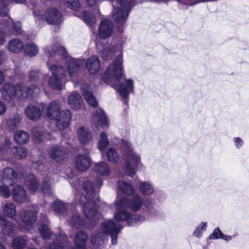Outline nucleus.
Masks as SVG:
<instances>
[{"mask_svg": "<svg viewBox=\"0 0 249 249\" xmlns=\"http://www.w3.org/2000/svg\"><path fill=\"white\" fill-rule=\"evenodd\" d=\"M44 51L48 57V69L52 74L48 81L49 87L61 90L69 78L74 82L82 61L68 55L65 48L57 44L47 46Z\"/></svg>", "mask_w": 249, "mask_h": 249, "instance_id": "1", "label": "nucleus"}, {"mask_svg": "<svg viewBox=\"0 0 249 249\" xmlns=\"http://www.w3.org/2000/svg\"><path fill=\"white\" fill-rule=\"evenodd\" d=\"M114 55L116 56V58L105 71L103 79L105 83L110 85L120 94L126 104L130 93L134 90V81L127 78L124 79L122 82L119 81L123 70V47L121 44L105 48L102 52V57L105 60L110 59Z\"/></svg>", "mask_w": 249, "mask_h": 249, "instance_id": "2", "label": "nucleus"}, {"mask_svg": "<svg viewBox=\"0 0 249 249\" xmlns=\"http://www.w3.org/2000/svg\"><path fill=\"white\" fill-rule=\"evenodd\" d=\"M142 199L136 195L131 199L123 197L116 199L114 202L116 212L114 213L113 218L117 221H125L130 226H135L145 221V217L136 212L140 211L142 208Z\"/></svg>", "mask_w": 249, "mask_h": 249, "instance_id": "3", "label": "nucleus"}, {"mask_svg": "<svg viewBox=\"0 0 249 249\" xmlns=\"http://www.w3.org/2000/svg\"><path fill=\"white\" fill-rule=\"evenodd\" d=\"M112 142L118 146L124 159V170L127 176L133 177L136 172V168L143 165L141 155L134 151L132 144L127 140L114 137Z\"/></svg>", "mask_w": 249, "mask_h": 249, "instance_id": "4", "label": "nucleus"}, {"mask_svg": "<svg viewBox=\"0 0 249 249\" xmlns=\"http://www.w3.org/2000/svg\"><path fill=\"white\" fill-rule=\"evenodd\" d=\"M2 98L7 102H12L17 97L19 100L24 98L32 100L38 97L40 89L36 85L26 87L19 83L13 85L5 83L1 90Z\"/></svg>", "mask_w": 249, "mask_h": 249, "instance_id": "5", "label": "nucleus"}, {"mask_svg": "<svg viewBox=\"0 0 249 249\" xmlns=\"http://www.w3.org/2000/svg\"><path fill=\"white\" fill-rule=\"evenodd\" d=\"M123 227L119 223H115L112 219H107L102 223L100 226L101 231L93 235L91 242L95 248H102L106 242V236L109 235L113 245L118 242V236Z\"/></svg>", "mask_w": 249, "mask_h": 249, "instance_id": "6", "label": "nucleus"}, {"mask_svg": "<svg viewBox=\"0 0 249 249\" xmlns=\"http://www.w3.org/2000/svg\"><path fill=\"white\" fill-rule=\"evenodd\" d=\"M82 195L87 201L83 206V211L87 219L91 220V223H95V215L97 214V206L93 199L95 196L94 186L93 183L87 181L83 183Z\"/></svg>", "mask_w": 249, "mask_h": 249, "instance_id": "7", "label": "nucleus"}, {"mask_svg": "<svg viewBox=\"0 0 249 249\" xmlns=\"http://www.w3.org/2000/svg\"><path fill=\"white\" fill-rule=\"evenodd\" d=\"M139 2L137 0H116L113 1L112 18L118 24L123 25L126 21L130 10Z\"/></svg>", "mask_w": 249, "mask_h": 249, "instance_id": "8", "label": "nucleus"}, {"mask_svg": "<svg viewBox=\"0 0 249 249\" xmlns=\"http://www.w3.org/2000/svg\"><path fill=\"white\" fill-rule=\"evenodd\" d=\"M33 15L35 22L38 25H41L44 21L48 24L58 25L63 21L60 11L55 8H49L44 13L40 10L35 9Z\"/></svg>", "mask_w": 249, "mask_h": 249, "instance_id": "9", "label": "nucleus"}, {"mask_svg": "<svg viewBox=\"0 0 249 249\" xmlns=\"http://www.w3.org/2000/svg\"><path fill=\"white\" fill-rule=\"evenodd\" d=\"M0 45L5 41V37L12 35H21L23 30L19 22H13L12 19L6 17L0 21Z\"/></svg>", "mask_w": 249, "mask_h": 249, "instance_id": "10", "label": "nucleus"}, {"mask_svg": "<svg viewBox=\"0 0 249 249\" xmlns=\"http://www.w3.org/2000/svg\"><path fill=\"white\" fill-rule=\"evenodd\" d=\"M1 152L5 155L17 159L25 158L28 153L27 149L23 147L12 146V142L8 138L5 139L4 143L0 145Z\"/></svg>", "mask_w": 249, "mask_h": 249, "instance_id": "11", "label": "nucleus"}, {"mask_svg": "<svg viewBox=\"0 0 249 249\" xmlns=\"http://www.w3.org/2000/svg\"><path fill=\"white\" fill-rule=\"evenodd\" d=\"M86 1L89 7H92L95 10L94 13L90 12H83L76 16L82 19L88 25L91 27L96 22L95 14L100 15L98 7L101 0H86Z\"/></svg>", "mask_w": 249, "mask_h": 249, "instance_id": "12", "label": "nucleus"}, {"mask_svg": "<svg viewBox=\"0 0 249 249\" xmlns=\"http://www.w3.org/2000/svg\"><path fill=\"white\" fill-rule=\"evenodd\" d=\"M45 105L43 103H36L31 104L25 109L27 117L32 121H37L41 117L42 112L45 110Z\"/></svg>", "mask_w": 249, "mask_h": 249, "instance_id": "13", "label": "nucleus"}, {"mask_svg": "<svg viewBox=\"0 0 249 249\" xmlns=\"http://www.w3.org/2000/svg\"><path fill=\"white\" fill-rule=\"evenodd\" d=\"M65 219L71 227L75 229H79L81 227L89 228L82 217L73 208L68 213L67 218Z\"/></svg>", "mask_w": 249, "mask_h": 249, "instance_id": "14", "label": "nucleus"}, {"mask_svg": "<svg viewBox=\"0 0 249 249\" xmlns=\"http://www.w3.org/2000/svg\"><path fill=\"white\" fill-rule=\"evenodd\" d=\"M71 119V113L69 109L60 111L54 120H56V125L60 131L64 130L68 127Z\"/></svg>", "mask_w": 249, "mask_h": 249, "instance_id": "15", "label": "nucleus"}, {"mask_svg": "<svg viewBox=\"0 0 249 249\" xmlns=\"http://www.w3.org/2000/svg\"><path fill=\"white\" fill-rule=\"evenodd\" d=\"M51 207L53 211L56 215L64 218H67L68 213L72 208V205L65 203L60 200H55Z\"/></svg>", "mask_w": 249, "mask_h": 249, "instance_id": "16", "label": "nucleus"}, {"mask_svg": "<svg viewBox=\"0 0 249 249\" xmlns=\"http://www.w3.org/2000/svg\"><path fill=\"white\" fill-rule=\"evenodd\" d=\"M20 220L24 225L22 230H29L32 228L37 219V213L30 211H24L20 214Z\"/></svg>", "mask_w": 249, "mask_h": 249, "instance_id": "17", "label": "nucleus"}, {"mask_svg": "<svg viewBox=\"0 0 249 249\" xmlns=\"http://www.w3.org/2000/svg\"><path fill=\"white\" fill-rule=\"evenodd\" d=\"M113 29V23L108 19H104L100 23L97 36L101 38L109 37L112 32Z\"/></svg>", "mask_w": 249, "mask_h": 249, "instance_id": "18", "label": "nucleus"}, {"mask_svg": "<svg viewBox=\"0 0 249 249\" xmlns=\"http://www.w3.org/2000/svg\"><path fill=\"white\" fill-rule=\"evenodd\" d=\"M49 156L57 162H61L67 157L65 149L60 146H52L48 150Z\"/></svg>", "mask_w": 249, "mask_h": 249, "instance_id": "19", "label": "nucleus"}, {"mask_svg": "<svg viewBox=\"0 0 249 249\" xmlns=\"http://www.w3.org/2000/svg\"><path fill=\"white\" fill-rule=\"evenodd\" d=\"M77 135L80 143L82 144H89L92 141V134L87 127H80L77 130Z\"/></svg>", "mask_w": 249, "mask_h": 249, "instance_id": "20", "label": "nucleus"}, {"mask_svg": "<svg viewBox=\"0 0 249 249\" xmlns=\"http://www.w3.org/2000/svg\"><path fill=\"white\" fill-rule=\"evenodd\" d=\"M90 162L91 159L88 154H78L75 159V166L79 171H84L88 169Z\"/></svg>", "mask_w": 249, "mask_h": 249, "instance_id": "21", "label": "nucleus"}, {"mask_svg": "<svg viewBox=\"0 0 249 249\" xmlns=\"http://www.w3.org/2000/svg\"><path fill=\"white\" fill-rule=\"evenodd\" d=\"M17 174L12 168H5L2 171L1 181L11 186L17 182Z\"/></svg>", "mask_w": 249, "mask_h": 249, "instance_id": "22", "label": "nucleus"}, {"mask_svg": "<svg viewBox=\"0 0 249 249\" xmlns=\"http://www.w3.org/2000/svg\"><path fill=\"white\" fill-rule=\"evenodd\" d=\"M86 68L91 74L96 73L100 69V62L98 56L92 55L86 61Z\"/></svg>", "mask_w": 249, "mask_h": 249, "instance_id": "23", "label": "nucleus"}, {"mask_svg": "<svg viewBox=\"0 0 249 249\" xmlns=\"http://www.w3.org/2000/svg\"><path fill=\"white\" fill-rule=\"evenodd\" d=\"M92 122L96 127L107 125V117L102 109H97L95 113H93Z\"/></svg>", "mask_w": 249, "mask_h": 249, "instance_id": "24", "label": "nucleus"}, {"mask_svg": "<svg viewBox=\"0 0 249 249\" xmlns=\"http://www.w3.org/2000/svg\"><path fill=\"white\" fill-rule=\"evenodd\" d=\"M88 239L87 233L83 231H79L75 234L74 238L75 247L71 249H86V245Z\"/></svg>", "mask_w": 249, "mask_h": 249, "instance_id": "25", "label": "nucleus"}, {"mask_svg": "<svg viewBox=\"0 0 249 249\" xmlns=\"http://www.w3.org/2000/svg\"><path fill=\"white\" fill-rule=\"evenodd\" d=\"M6 48L12 53H18L20 52L24 48V44L20 39L13 38L8 42Z\"/></svg>", "mask_w": 249, "mask_h": 249, "instance_id": "26", "label": "nucleus"}, {"mask_svg": "<svg viewBox=\"0 0 249 249\" xmlns=\"http://www.w3.org/2000/svg\"><path fill=\"white\" fill-rule=\"evenodd\" d=\"M13 199L17 203H22L25 201L27 197L24 188L19 185L15 186L13 189Z\"/></svg>", "mask_w": 249, "mask_h": 249, "instance_id": "27", "label": "nucleus"}, {"mask_svg": "<svg viewBox=\"0 0 249 249\" xmlns=\"http://www.w3.org/2000/svg\"><path fill=\"white\" fill-rule=\"evenodd\" d=\"M83 103L80 94L77 92H73L70 95L68 103L70 107L75 110H78L82 107Z\"/></svg>", "mask_w": 249, "mask_h": 249, "instance_id": "28", "label": "nucleus"}, {"mask_svg": "<svg viewBox=\"0 0 249 249\" xmlns=\"http://www.w3.org/2000/svg\"><path fill=\"white\" fill-rule=\"evenodd\" d=\"M68 244V238L64 234L60 233L56 237V240L49 247V249H65Z\"/></svg>", "mask_w": 249, "mask_h": 249, "instance_id": "29", "label": "nucleus"}, {"mask_svg": "<svg viewBox=\"0 0 249 249\" xmlns=\"http://www.w3.org/2000/svg\"><path fill=\"white\" fill-rule=\"evenodd\" d=\"M143 208V211L148 214L151 216H156L158 214V211L155 208L154 200L151 198H144L142 199Z\"/></svg>", "mask_w": 249, "mask_h": 249, "instance_id": "30", "label": "nucleus"}, {"mask_svg": "<svg viewBox=\"0 0 249 249\" xmlns=\"http://www.w3.org/2000/svg\"><path fill=\"white\" fill-rule=\"evenodd\" d=\"M61 108L60 103L57 101L51 102L47 107V115L51 120H53L60 112Z\"/></svg>", "mask_w": 249, "mask_h": 249, "instance_id": "31", "label": "nucleus"}, {"mask_svg": "<svg viewBox=\"0 0 249 249\" xmlns=\"http://www.w3.org/2000/svg\"><path fill=\"white\" fill-rule=\"evenodd\" d=\"M139 189L140 192L145 196H150L155 192L154 187L149 181H140Z\"/></svg>", "mask_w": 249, "mask_h": 249, "instance_id": "32", "label": "nucleus"}, {"mask_svg": "<svg viewBox=\"0 0 249 249\" xmlns=\"http://www.w3.org/2000/svg\"><path fill=\"white\" fill-rule=\"evenodd\" d=\"M21 119L18 114H15L10 116L7 121L6 128L13 132L18 128L20 123Z\"/></svg>", "mask_w": 249, "mask_h": 249, "instance_id": "33", "label": "nucleus"}, {"mask_svg": "<svg viewBox=\"0 0 249 249\" xmlns=\"http://www.w3.org/2000/svg\"><path fill=\"white\" fill-rule=\"evenodd\" d=\"M95 172L101 176H107L111 172L110 168L108 164L103 161L96 163L94 165Z\"/></svg>", "mask_w": 249, "mask_h": 249, "instance_id": "34", "label": "nucleus"}, {"mask_svg": "<svg viewBox=\"0 0 249 249\" xmlns=\"http://www.w3.org/2000/svg\"><path fill=\"white\" fill-rule=\"evenodd\" d=\"M25 184L31 192H35L38 189V180L34 174H30L26 177Z\"/></svg>", "mask_w": 249, "mask_h": 249, "instance_id": "35", "label": "nucleus"}, {"mask_svg": "<svg viewBox=\"0 0 249 249\" xmlns=\"http://www.w3.org/2000/svg\"><path fill=\"white\" fill-rule=\"evenodd\" d=\"M118 188L121 192L127 195H131L135 192L131 184L124 180L118 181Z\"/></svg>", "mask_w": 249, "mask_h": 249, "instance_id": "36", "label": "nucleus"}, {"mask_svg": "<svg viewBox=\"0 0 249 249\" xmlns=\"http://www.w3.org/2000/svg\"><path fill=\"white\" fill-rule=\"evenodd\" d=\"M3 214L6 216L14 219L17 214L15 206L11 202L6 203L3 207Z\"/></svg>", "mask_w": 249, "mask_h": 249, "instance_id": "37", "label": "nucleus"}, {"mask_svg": "<svg viewBox=\"0 0 249 249\" xmlns=\"http://www.w3.org/2000/svg\"><path fill=\"white\" fill-rule=\"evenodd\" d=\"M81 89L83 95L88 104L93 107H96L98 103L92 92L88 89H84L83 87Z\"/></svg>", "mask_w": 249, "mask_h": 249, "instance_id": "38", "label": "nucleus"}, {"mask_svg": "<svg viewBox=\"0 0 249 249\" xmlns=\"http://www.w3.org/2000/svg\"><path fill=\"white\" fill-rule=\"evenodd\" d=\"M15 141L18 143L23 144L26 143L29 139V134L22 130L17 131L14 134Z\"/></svg>", "mask_w": 249, "mask_h": 249, "instance_id": "39", "label": "nucleus"}, {"mask_svg": "<svg viewBox=\"0 0 249 249\" xmlns=\"http://www.w3.org/2000/svg\"><path fill=\"white\" fill-rule=\"evenodd\" d=\"M27 239L25 236H17L12 242L13 249H24L27 245Z\"/></svg>", "mask_w": 249, "mask_h": 249, "instance_id": "40", "label": "nucleus"}, {"mask_svg": "<svg viewBox=\"0 0 249 249\" xmlns=\"http://www.w3.org/2000/svg\"><path fill=\"white\" fill-rule=\"evenodd\" d=\"M106 156L108 160L112 163H117L120 160V156L117 151L114 148L107 149Z\"/></svg>", "mask_w": 249, "mask_h": 249, "instance_id": "41", "label": "nucleus"}, {"mask_svg": "<svg viewBox=\"0 0 249 249\" xmlns=\"http://www.w3.org/2000/svg\"><path fill=\"white\" fill-rule=\"evenodd\" d=\"M108 144L109 141L107 134L105 132H101L98 140V149L100 151L104 152Z\"/></svg>", "mask_w": 249, "mask_h": 249, "instance_id": "42", "label": "nucleus"}, {"mask_svg": "<svg viewBox=\"0 0 249 249\" xmlns=\"http://www.w3.org/2000/svg\"><path fill=\"white\" fill-rule=\"evenodd\" d=\"M38 50L37 46L33 43H27L24 48L25 54L31 57L36 55L38 53Z\"/></svg>", "mask_w": 249, "mask_h": 249, "instance_id": "43", "label": "nucleus"}, {"mask_svg": "<svg viewBox=\"0 0 249 249\" xmlns=\"http://www.w3.org/2000/svg\"><path fill=\"white\" fill-rule=\"evenodd\" d=\"M207 227V223L206 222H202L195 229L193 232L194 236L197 238H201L205 231L206 230Z\"/></svg>", "mask_w": 249, "mask_h": 249, "instance_id": "44", "label": "nucleus"}, {"mask_svg": "<svg viewBox=\"0 0 249 249\" xmlns=\"http://www.w3.org/2000/svg\"><path fill=\"white\" fill-rule=\"evenodd\" d=\"M32 167L38 171L45 172L48 171L49 172H52V167L50 164H46L45 165L40 161L33 162L32 164Z\"/></svg>", "mask_w": 249, "mask_h": 249, "instance_id": "45", "label": "nucleus"}, {"mask_svg": "<svg viewBox=\"0 0 249 249\" xmlns=\"http://www.w3.org/2000/svg\"><path fill=\"white\" fill-rule=\"evenodd\" d=\"M49 179L48 176L44 178L41 186L42 193L46 195H50L52 194V189L49 183Z\"/></svg>", "mask_w": 249, "mask_h": 249, "instance_id": "46", "label": "nucleus"}, {"mask_svg": "<svg viewBox=\"0 0 249 249\" xmlns=\"http://www.w3.org/2000/svg\"><path fill=\"white\" fill-rule=\"evenodd\" d=\"M42 128L41 127L36 126L33 128L32 134L35 142H39L42 141Z\"/></svg>", "mask_w": 249, "mask_h": 249, "instance_id": "47", "label": "nucleus"}, {"mask_svg": "<svg viewBox=\"0 0 249 249\" xmlns=\"http://www.w3.org/2000/svg\"><path fill=\"white\" fill-rule=\"evenodd\" d=\"M65 6L73 11H78L80 7L78 0H63Z\"/></svg>", "mask_w": 249, "mask_h": 249, "instance_id": "48", "label": "nucleus"}, {"mask_svg": "<svg viewBox=\"0 0 249 249\" xmlns=\"http://www.w3.org/2000/svg\"><path fill=\"white\" fill-rule=\"evenodd\" d=\"M39 230L42 237L45 240H47L50 237L51 232L46 224H41Z\"/></svg>", "mask_w": 249, "mask_h": 249, "instance_id": "49", "label": "nucleus"}, {"mask_svg": "<svg viewBox=\"0 0 249 249\" xmlns=\"http://www.w3.org/2000/svg\"><path fill=\"white\" fill-rule=\"evenodd\" d=\"M11 195V191L7 185L0 186V196L4 198H8Z\"/></svg>", "mask_w": 249, "mask_h": 249, "instance_id": "50", "label": "nucleus"}, {"mask_svg": "<svg viewBox=\"0 0 249 249\" xmlns=\"http://www.w3.org/2000/svg\"><path fill=\"white\" fill-rule=\"evenodd\" d=\"M223 232L219 229V228H215L213 233L209 235V238L210 239H221Z\"/></svg>", "mask_w": 249, "mask_h": 249, "instance_id": "51", "label": "nucleus"}, {"mask_svg": "<svg viewBox=\"0 0 249 249\" xmlns=\"http://www.w3.org/2000/svg\"><path fill=\"white\" fill-rule=\"evenodd\" d=\"M8 13V8L3 0H0V16H5Z\"/></svg>", "mask_w": 249, "mask_h": 249, "instance_id": "52", "label": "nucleus"}, {"mask_svg": "<svg viewBox=\"0 0 249 249\" xmlns=\"http://www.w3.org/2000/svg\"><path fill=\"white\" fill-rule=\"evenodd\" d=\"M71 186L75 189H78L80 186L81 182L78 180L76 177L71 178L69 180Z\"/></svg>", "mask_w": 249, "mask_h": 249, "instance_id": "53", "label": "nucleus"}, {"mask_svg": "<svg viewBox=\"0 0 249 249\" xmlns=\"http://www.w3.org/2000/svg\"><path fill=\"white\" fill-rule=\"evenodd\" d=\"M41 75V73L37 71H32L29 72V79L32 81L36 80Z\"/></svg>", "mask_w": 249, "mask_h": 249, "instance_id": "54", "label": "nucleus"}, {"mask_svg": "<svg viewBox=\"0 0 249 249\" xmlns=\"http://www.w3.org/2000/svg\"><path fill=\"white\" fill-rule=\"evenodd\" d=\"M234 144L236 148L240 149L244 144V141L240 137H234L233 138Z\"/></svg>", "mask_w": 249, "mask_h": 249, "instance_id": "55", "label": "nucleus"}, {"mask_svg": "<svg viewBox=\"0 0 249 249\" xmlns=\"http://www.w3.org/2000/svg\"><path fill=\"white\" fill-rule=\"evenodd\" d=\"M7 59V55L3 50H0V65L2 64Z\"/></svg>", "mask_w": 249, "mask_h": 249, "instance_id": "56", "label": "nucleus"}, {"mask_svg": "<svg viewBox=\"0 0 249 249\" xmlns=\"http://www.w3.org/2000/svg\"><path fill=\"white\" fill-rule=\"evenodd\" d=\"M6 107L4 103L0 101V115H2L5 112Z\"/></svg>", "mask_w": 249, "mask_h": 249, "instance_id": "57", "label": "nucleus"}, {"mask_svg": "<svg viewBox=\"0 0 249 249\" xmlns=\"http://www.w3.org/2000/svg\"><path fill=\"white\" fill-rule=\"evenodd\" d=\"M221 239L226 241H229L232 239V236L228 235H225L223 233V235H222V237L221 238Z\"/></svg>", "mask_w": 249, "mask_h": 249, "instance_id": "58", "label": "nucleus"}, {"mask_svg": "<svg viewBox=\"0 0 249 249\" xmlns=\"http://www.w3.org/2000/svg\"><path fill=\"white\" fill-rule=\"evenodd\" d=\"M5 79L4 74L0 70V85L2 84Z\"/></svg>", "mask_w": 249, "mask_h": 249, "instance_id": "59", "label": "nucleus"}, {"mask_svg": "<svg viewBox=\"0 0 249 249\" xmlns=\"http://www.w3.org/2000/svg\"><path fill=\"white\" fill-rule=\"evenodd\" d=\"M103 180L101 179V178H98L96 180V186L97 188H100L101 186L102 185Z\"/></svg>", "mask_w": 249, "mask_h": 249, "instance_id": "60", "label": "nucleus"}, {"mask_svg": "<svg viewBox=\"0 0 249 249\" xmlns=\"http://www.w3.org/2000/svg\"><path fill=\"white\" fill-rule=\"evenodd\" d=\"M40 218L42 219L43 222L47 223L48 222V219L45 215L41 214Z\"/></svg>", "mask_w": 249, "mask_h": 249, "instance_id": "61", "label": "nucleus"}, {"mask_svg": "<svg viewBox=\"0 0 249 249\" xmlns=\"http://www.w3.org/2000/svg\"><path fill=\"white\" fill-rule=\"evenodd\" d=\"M14 1H16L17 3H23L26 0H13Z\"/></svg>", "mask_w": 249, "mask_h": 249, "instance_id": "62", "label": "nucleus"}, {"mask_svg": "<svg viewBox=\"0 0 249 249\" xmlns=\"http://www.w3.org/2000/svg\"><path fill=\"white\" fill-rule=\"evenodd\" d=\"M0 249H6L4 246L0 243Z\"/></svg>", "mask_w": 249, "mask_h": 249, "instance_id": "63", "label": "nucleus"}, {"mask_svg": "<svg viewBox=\"0 0 249 249\" xmlns=\"http://www.w3.org/2000/svg\"><path fill=\"white\" fill-rule=\"evenodd\" d=\"M34 241H35V242L36 244H38V241L37 240V239H34Z\"/></svg>", "mask_w": 249, "mask_h": 249, "instance_id": "64", "label": "nucleus"}]
</instances>
